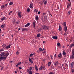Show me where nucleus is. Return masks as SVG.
I'll return each instance as SVG.
<instances>
[{
  "instance_id": "f257e3e1",
  "label": "nucleus",
  "mask_w": 74,
  "mask_h": 74,
  "mask_svg": "<svg viewBox=\"0 0 74 74\" xmlns=\"http://www.w3.org/2000/svg\"><path fill=\"white\" fill-rule=\"evenodd\" d=\"M1 56H0V62L1 61V60H5L8 56L9 55V53L7 52L6 53L3 52L0 54Z\"/></svg>"
},
{
  "instance_id": "f03ea898",
  "label": "nucleus",
  "mask_w": 74,
  "mask_h": 74,
  "mask_svg": "<svg viewBox=\"0 0 74 74\" xmlns=\"http://www.w3.org/2000/svg\"><path fill=\"white\" fill-rule=\"evenodd\" d=\"M42 28L43 30H49V26H48L47 25H42Z\"/></svg>"
},
{
  "instance_id": "7ed1b4c3",
  "label": "nucleus",
  "mask_w": 74,
  "mask_h": 74,
  "mask_svg": "<svg viewBox=\"0 0 74 74\" xmlns=\"http://www.w3.org/2000/svg\"><path fill=\"white\" fill-rule=\"evenodd\" d=\"M62 25H64V30L65 31V32H66L67 30V27L66 25V23H62Z\"/></svg>"
},
{
  "instance_id": "20e7f679",
  "label": "nucleus",
  "mask_w": 74,
  "mask_h": 74,
  "mask_svg": "<svg viewBox=\"0 0 74 74\" xmlns=\"http://www.w3.org/2000/svg\"><path fill=\"white\" fill-rule=\"evenodd\" d=\"M74 58V49H73L71 55L70 57V59H73Z\"/></svg>"
},
{
  "instance_id": "39448f33",
  "label": "nucleus",
  "mask_w": 74,
  "mask_h": 74,
  "mask_svg": "<svg viewBox=\"0 0 74 74\" xmlns=\"http://www.w3.org/2000/svg\"><path fill=\"white\" fill-rule=\"evenodd\" d=\"M74 66V62H71V69H73V68Z\"/></svg>"
},
{
  "instance_id": "423d86ee",
  "label": "nucleus",
  "mask_w": 74,
  "mask_h": 74,
  "mask_svg": "<svg viewBox=\"0 0 74 74\" xmlns=\"http://www.w3.org/2000/svg\"><path fill=\"white\" fill-rule=\"evenodd\" d=\"M44 19L45 22H46L47 20V15H46V14L44 16Z\"/></svg>"
},
{
  "instance_id": "0eeeda50",
  "label": "nucleus",
  "mask_w": 74,
  "mask_h": 74,
  "mask_svg": "<svg viewBox=\"0 0 74 74\" xmlns=\"http://www.w3.org/2000/svg\"><path fill=\"white\" fill-rule=\"evenodd\" d=\"M53 64L54 65H58L59 62L58 61H56L54 62Z\"/></svg>"
},
{
  "instance_id": "6e6552de",
  "label": "nucleus",
  "mask_w": 74,
  "mask_h": 74,
  "mask_svg": "<svg viewBox=\"0 0 74 74\" xmlns=\"http://www.w3.org/2000/svg\"><path fill=\"white\" fill-rule=\"evenodd\" d=\"M22 12H19V17H22Z\"/></svg>"
},
{
  "instance_id": "1a4fd4ad",
  "label": "nucleus",
  "mask_w": 74,
  "mask_h": 74,
  "mask_svg": "<svg viewBox=\"0 0 74 74\" xmlns=\"http://www.w3.org/2000/svg\"><path fill=\"white\" fill-rule=\"evenodd\" d=\"M30 23H27V24H26V25H25V27H28V26H29L30 25Z\"/></svg>"
},
{
  "instance_id": "9d476101",
  "label": "nucleus",
  "mask_w": 74,
  "mask_h": 74,
  "mask_svg": "<svg viewBox=\"0 0 74 74\" xmlns=\"http://www.w3.org/2000/svg\"><path fill=\"white\" fill-rule=\"evenodd\" d=\"M22 31H24V30H27V31H28V30L27 29V28H22Z\"/></svg>"
},
{
  "instance_id": "9b49d317",
  "label": "nucleus",
  "mask_w": 74,
  "mask_h": 74,
  "mask_svg": "<svg viewBox=\"0 0 74 74\" xmlns=\"http://www.w3.org/2000/svg\"><path fill=\"white\" fill-rule=\"evenodd\" d=\"M33 5L32 4V3H31L30 6H29V7H30V8H31V9H33Z\"/></svg>"
},
{
  "instance_id": "f8f14e48",
  "label": "nucleus",
  "mask_w": 74,
  "mask_h": 74,
  "mask_svg": "<svg viewBox=\"0 0 74 74\" xmlns=\"http://www.w3.org/2000/svg\"><path fill=\"white\" fill-rule=\"evenodd\" d=\"M43 3H44V4L45 5H46V4H47V0H44V1H43Z\"/></svg>"
},
{
  "instance_id": "ddd939ff",
  "label": "nucleus",
  "mask_w": 74,
  "mask_h": 74,
  "mask_svg": "<svg viewBox=\"0 0 74 74\" xmlns=\"http://www.w3.org/2000/svg\"><path fill=\"white\" fill-rule=\"evenodd\" d=\"M62 30V28L60 25L59 26V31H61Z\"/></svg>"
},
{
  "instance_id": "4468645a",
  "label": "nucleus",
  "mask_w": 74,
  "mask_h": 74,
  "mask_svg": "<svg viewBox=\"0 0 74 74\" xmlns=\"http://www.w3.org/2000/svg\"><path fill=\"white\" fill-rule=\"evenodd\" d=\"M10 47H11V45H9L6 47V49H8L9 48H10Z\"/></svg>"
},
{
  "instance_id": "2eb2a0df",
  "label": "nucleus",
  "mask_w": 74,
  "mask_h": 74,
  "mask_svg": "<svg viewBox=\"0 0 74 74\" xmlns=\"http://www.w3.org/2000/svg\"><path fill=\"white\" fill-rule=\"evenodd\" d=\"M58 58H61V57H62V53H60L58 54Z\"/></svg>"
},
{
  "instance_id": "dca6fc26",
  "label": "nucleus",
  "mask_w": 74,
  "mask_h": 74,
  "mask_svg": "<svg viewBox=\"0 0 74 74\" xmlns=\"http://www.w3.org/2000/svg\"><path fill=\"white\" fill-rule=\"evenodd\" d=\"M33 27H36V22H33Z\"/></svg>"
},
{
  "instance_id": "f3484780",
  "label": "nucleus",
  "mask_w": 74,
  "mask_h": 74,
  "mask_svg": "<svg viewBox=\"0 0 74 74\" xmlns=\"http://www.w3.org/2000/svg\"><path fill=\"white\" fill-rule=\"evenodd\" d=\"M29 62H31V63H33V61H32V59H31V58H29Z\"/></svg>"
},
{
  "instance_id": "a211bd4d",
  "label": "nucleus",
  "mask_w": 74,
  "mask_h": 74,
  "mask_svg": "<svg viewBox=\"0 0 74 74\" xmlns=\"http://www.w3.org/2000/svg\"><path fill=\"white\" fill-rule=\"evenodd\" d=\"M53 38H54V39H57V38H58V37L57 36H53L52 37Z\"/></svg>"
},
{
  "instance_id": "6ab92c4d",
  "label": "nucleus",
  "mask_w": 74,
  "mask_h": 74,
  "mask_svg": "<svg viewBox=\"0 0 74 74\" xmlns=\"http://www.w3.org/2000/svg\"><path fill=\"white\" fill-rule=\"evenodd\" d=\"M35 68L36 71H38V68H37V66L36 65L35 66Z\"/></svg>"
},
{
  "instance_id": "aec40b11",
  "label": "nucleus",
  "mask_w": 74,
  "mask_h": 74,
  "mask_svg": "<svg viewBox=\"0 0 74 74\" xmlns=\"http://www.w3.org/2000/svg\"><path fill=\"white\" fill-rule=\"evenodd\" d=\"M5 17H3L1 18V21H3V20H5Z\"/></svg>"
},
{
  "instance_id": "412c9836",
  "label": "nucleus",
  "mask_w": 74,
  "mask_h": 74,
  "mask_svg": "<svg viewBox=\"0 0 74 74\" xmlns=\"http://www.w3.org/2000/svg\"><path fill=\"white\" fill-rule=\"evenodd\" d=\"M2 47L4 49V48H6V47H5V45H2Z\"/></svg>"
},
{
  "instance_id": "4be33fe9",
  "label": "nucleus",
  "mask_w": 74,
  "mask_h": 74,
  "mask_svg": "<svg viewBox=\"0 0 74 74\" xmlns=\"http://www.w3.org/2000/svg\"><path fill=\"white\" fill-rule=\"evenodd\" d=\"M71 5V3H69L68 5H67V8H69V6H70Z\"/></svg>"
},
{
  "instance_id": "5701e85b",
  "label": "nucleus",
  "mask_w": 74,
  "mask_h": 74,
  "mask_svg": "<svg viewBox=\"0 0 74 74\" xmlns=\"http://www.w3.org/2000/svg\"><path fill=\"white\" fill-rule=\"evenodd\" d=\"M63 55H66V52L64 51H63L62 53Z\"/></svg>"
},
{
  "instance_id": "b1692460",
  "label": "nucleus",
  "mask_w": 74,
  "mask_h": 74,
  "mask_svg": "<svg viewBox=\"0 0 74 74\" xmlns=\"http://www.w3.org/2000/svg\"><path fill=\"white\" fill-rule=\"evenodd\" d=\"M41 36V34H38L37 35V37H38V38H39V37H40V36Z\"/></svg>"
},
{
  "instance_id": "393cba45",
  "label": "nucleus",
  "mask_w": 74,
  "mask_h": 74,
  "mask_svg": "<svg viewBox=\"0 0 74 74\" xmlns=\"http://www.w3.org/2000/svg\"><path fill=\"white\" fill-rule=\"evenodd\" d=\"M5 26V24H3L1 26V27H2V28H4V27Z\"/></svg>"
},
{
  "instance_id": "a878e982",
  "label": "nucleus",
  "mask_w": 74,
  "mask_h": 74,
  "mask_svg": "<svg viewBox=\"0 0 74 74\" xmlns=\"http://www.w3.org/2000/svg\"><path fill=\"white\" fill-rule=\"evenodd\" d=\"M72 47H74V44H72L71 45L69 46V47H70L71 48Z\"/></svg>"
},
{
  "instance_id": "bb28decb",
  "label": "nucleus",
  "mask_w": 74,
  "mask_h": 74,
  "mask_svg": "<svg viewBox=\"0 0 74 74\" xmlns=\"http://www.w3.org/2000/svg\"><path fill=\"white\" fill-rule=\"evenodd\" d=\"M51 64V62H48V66H50V65Z\"/></svg>"
},
{
  "instance_id": "cd10ccee",
  "label": "nucleus",
  "mask_w": 74,
  "mask_h": 74,
  "mask_svg": "<svg viewBox=\"0 0 74 74\" xmlns=\"http://www.w3.org/2000/svg\"><path fill=\"white\" fill-rule=\"evenodd\" d=\"M35 19H36V20H38L39 19V17L38 16H36V17H35Z\"/></svg>"
},
{
  "instance_id": "c85d7f7f",
  "label": "nucleus",
  "mask_w": 74,
  "mask_h": 74,
  "mask_svg": "<svg viewBox=\"0 0 74 74\" xmlns=\"http://www.w3.org/2000/svg\"><path fill=\"white\" fill-rule=\"evenodd\" d=\"M43 68V66H40V68H39V70H42Z\"/></svg>"
},
{
  "instance_id": "c756f323",
  "label": "nucleus",
  "mask_w": 74,
  "mask_h": 74,
  "mask_svg": "<svg viewBox=\"0 0 74 74\" xmlns=\"http://www.w3.org/2000/svg\"><path fill=\"white\" fill-rule=\"evenodd\" d=\"M33 56H34L33 54L32 53H31L29 55V56L30 57H32Z\"/></svg>"
},
{
  "instance_id": "7c9ffc66",
  "label": "nucleus",
  "mask_w": 74,
  "mask_h": 74,
  "mask_svg": "<svg viewBox=\"0 0 74 74\" xmlns=\"http://www.w3.org/2000/svg\"><path fill=\"white\" fill-rule=\"evenodd\" d=\"M69 33L68 32H66V33H65V34H64V36H66L67 35V34H68Z\"/></svg>"
},
{
  "instance_id": "2f4dec72",
  "label": "nucleus",
  "mask_w": 74,
  "mask_h": 74,
  "mask_svg": "<svg viewBox=\"0 0 74 74\" xmlns=\"http://www.w3.org/2000/svg\"><path fill=\"white\" fill-rule=\"evenodd\" d=\"M39 50L40 51H42L43 49L42 48H39Z\"/></svg>"
},
{
  "instance_id": "473e14b6",
  "label": "nucleus",
  "mask_w": 74,
  "mask_h": 74,
  "mask_svg": "<svg viewBox=\"0 0 74 74\" xmlns=\"http://www.w3.org/2000/svg\"><path fill=\"white\" fill-rule=\"evenodd\" d=\"M13 4V2H10V3H9V5H11Z\"/></svg>"
},
{
  "instance_id": "72a5a7b5",
  "label": "nucleus",
  "mask_w": 74,
  "mask_h": 74,
  "mask_svg": "<svg viewBox=\"0 0 74 74\" xmlns=\"http://www.w3.org/2000/svg\"><path fill=\"white\" fill-rule=\"evenodd\" d=\"M32 71H29V74H32Z\"/></svg>"
},
{
  "instance_id": "f704fd0d",
  "label": "nucleus",
  "mask_w": 74,
  "mask_h": 74,
  "mask_svg": "<svg viewBox=\"0 0 74 74\" xmlns=\"http://www.w3.org/2000/svg\"><path fill=\"white\" fill-rule=\"evenodd\" d=\"M42 14H43V16H44V15L45 16V15L47 14V12H44V13H43Z\"/></svg>"
},
{
  "instance_id": "c9c22d12",
  "label": "nucleus",
  "mask_w": 74,
  "mask_h": 74,
  "mask_svg": "<svg viewBox=\"0 0 74 74\" xmlns=\"http://www.w3.org/2000/svg\"><path fill=\"white\" fill-rule=\"evenodd\" d=\"M3 51H4V49H0V52H3Z\"/></svg>"
},
{
  "instance_id": "e433bc0d",
  "label": "nucleus",
  "mask_w": 74,
  "mask_h": 74,
  "mask_svg": "<svg viewBox=\"0 0 74 74\" xmlns=\"http://www.w3.org/2000/svg\"><path fill=\"white\" fill-rule=\"evenodd\" d=\"M65 68H66V66H68V64H67V63H65Z\"/></svg>"
},
{
  "instance_id": "4c0bfd02",
  "label": "nucleus",
  "mask_w": 74,
  "mask_h": 74,
  "mask_svg": "<svg viewBox=\"0 0 74 74\" xmlns=\"http://www.w3.org/2000/svg\"><path fill=\"white\" fill-rule=\"evenodd\" d=\"M30 9L29 8H28V9H27V12H30Z\"/></svg>"
},
{
  "instance_id": "58836bf2",
  "label": "nucleus",
  "mask_w": 74,
  "mask_h": 74,
  "mask_svg": "<svg viewBox=\"0 0 74 74\" xmlns=\"http://www.w3.org/2000/svg\"><path fill=\"white\" fill-rule=\"evenodd\" d=\"M4 8V5H3L1 6V9H2V8Z\"/></svg>"
},
{
  "instance_id": "ea45409f",
  "label": "nucleus",
  "mask_w": 74,
  "mask_h": 74,
  "mask_svg": "<svg viewBox=\"0 0 74 74\" xmlns=\"http://www.w3.org/2000/svg\"><path fill=\"white\" fill-rule=\"evenodd\" d=\"M60 43L59 42H58L57 44V45L58 46H60Z\"/></svg>"
},
{
  "instance_id": "a19ab883",
  "label": "nucleus",
  "mask_w": 74,
  "mask_h": 74,
  "mask_svg": "<svg viewBox=\"0 0 74 74\" xmlns=\"http://www.w3.org/2000/svg\"><path fill=\"white\" fill-rule=\"evenodd\" d=\"M18 66H19V62H18V64L16 65V67H17Z\"/></svg>"
},
{
  "instance_id": "79ce46f5",
  "label": "nucleus",
  "mask_w": 74,
  "mask_h": 74,
  "mask_svg": "<svg viewBox=\"0 0 74 74\" xmlns=\"http://www.w3.org/2000/svg\"><path fill=\"white\" fill-rule=\"evenodd\" d=\"M71 72L72 73H74V69H71Z\"/></svg>"
},
{
  "instance_id": "37998d69",
  "label": "nucleus",
  "mask_w": 74,
  "mask_h": 74,
  "mask_svg": "<svg viewBox=\"0 0 74 74\" xmlns=\"http://www.w3.org/2000/svg\"><path fill=\"white\" fill-rule=\"evenodd\" d=\"M56 54H55L54 56V58H55H55H56Z\"/></svg>"
},
{
  "instance_id": "c03bdc74",
  "label": "nucleus",
  "mask_w": 74,
  "mask_h": 74,
  "mask_svg": "<svg viewBox=\"0 0 74 74\" xmlns=\"http://www.w3.org/2000/svg\"><path fill=\"white\" fill-rule=\"evenodd\" d=\"M32 67H30L29 68V71H31V70H32Z\"/></svg>"
},
{
  "instance_id": "a18cd8bd",
  "label": "nucleus",
  "mask_w": 74,
  "mask_h": 74,
  "mask_svg": "<svg viewBox=\"0 0 74 74\" xmlns=\"http://www.w3.org/2000/svg\"><path fill=\"white\" fill-rule=\"evenodd\" d=\"M12 13V11H10L9 13V15H11V13Z\"/></svg>"
},
{
  "instance_id": "49530a36",
  "label": "nucleus",
  "mask_w": 74,
  "mask_h": 74,
  "mask_svg": "<svg viewBox=\"0 0 74 74\" xmlns=\"http://www.w3.org/2000/svg\"><path fill=\"white\" fill-rule=\"evenodd\" d=\"M49 74H54V73H53V72H50Z\"/></svg>"
},
{
  "instance_id": "de8ad7c7",
  "label": "nucleus",
  "mask_w": 74,
  "mask_h": 74,
  "mask_svg": "<svg viewBox=\"0 0 74 74\" xmlns=\"http://www.w3.org/2000/svg\"><path fill=\"white\" fill-rule=\"evenodd\" d=\"M68 13H69V14H71V11H69L68 12Z\"/></svg>"
},
{
  "instance_id": "09e8293b",
  "label": "nucleus",
  "mask_w": 74,
  "mask_h": 74,
  "mask_svg": "<svg viewBox=\"0 0 74 74\" xmlns=\"http://www.w3.org/2000/svg\"><path fill=\"white\" fill-rule=\"evenodd\" d=\"M16 55H18V54H19V52H18V51H17L16 52Z\"/></svg>"
},
{
  "instance_id": "8fccbe9b",
  "label": "nucleus",
  "mask_w": 74,
  "mask_h": 74,
  "mask_svg": "<svg viewBox=\"0 0 74 74\" xmlns=\"http://www.w3.org/2000/svg\"><path fill=\"white\" fill-rule=\"evenodd\" d=\"M22 67H21V66H19V69H22Z\"/></svg>"
},
{
  "instance_id": "3c124183",
  "label": "nucleus",
  "mask_w": 74,
  "mask_h": 74,
  "mask_svg": "<svg viewBox=\"0 0 74 74\" xmlns=\"http://www.w3.org/2000/svg\"><path fill=\"white\" fill-rule=\"evenodd\" d=\"M50 57H51V59H53V56L52 55H50Z\"/></svg>"
},
{
  "instance_id": "603ef678",
  "label": "nucleus",
  "mask_w": 74,
  "mask_h": 74,
  "mask_svg": "<svg viewBox=\"0 0 74 74\" xmlns=\"http://www.w3.org/2000/svg\"><path fill=\"white\" fill-rule=\"evenodd\" d=\"M64 70H66V68H66L65 66V67H64Z\"/></svg>"
},
{
  "instance_id": "864d4df0",
  "label": "nucleus",
  "mask_w": 74,
  "mask_h": 74,
  "mask_svg": "<svg viewBox=\"0 0 74 74\" xmlns=\"http://www.w3.org/2000/svg\"><path fill=\"white\" fill-rule=\"evenodd\" d=\"M38 9H37V10L36 9V13H37L38 12Z\"/></svg>"
},
{
  "instance_id": "5fc2aeb1",
  "label": "nucleus",
  "mask_w": 74,
  "mask_h": 74,
  "mask_svg": "<svg viewBox=\"0 0 74 74\" xmlns=\"http://www.w3.org/2000/svg\"><path fill=\"white\" fill-rule=\"evenodd\" d=\"M21 62H19V65H20V64H21Z\"/></svg>"
},
{
  "instance_id": "6e6d98bb",
  "label": "nucleus",
  "mask_w": 74,
  "mask_h": 74,
  "mask_svg": "<svg viewBox=\"0 0 74 74\" xmlns=\"http://www.w3.org/2000/svg\"><path fill=\"white\" fill-rule=\"evenodd\" d=\"M40 12L39 11L38 12V14H40Z\"/></svg>"
},
{
  "instance_id": "4d7b16f0",
  "label": "nucleus",
  "mask_w": 74,
  "mask_h": 74,
  "mask_svg": "<svg viewBox=\"0 0 74 74\" xmlns=\"http://www.w3.org/2000/svg\"><path fill=\"white\" fill-rule=\"evenodd\" d=\"M5 7H6V6H7V4H6L4 5Z\"/></svg>"
},
{
  "instance_id": "13d9d810",
  "label": "nucleus",
  "mask_w": 74,
  "mask_h": 74,
  "mask_svg": "<svg viewBox=\"0 0 74 74\" xmlns=\"http://www.w3.org/2000/svg\"><path fill=\"white\" fill-rule=\"evenodd\" d=\"M44 52V53H46V51H45V50L44 51V52Z\"/></svg>"
},
{
  "instance_id": "bf43d9fd",
  "label": "nucleus",
  "mask_w": 74,
  "mask_h": 74,
  "mask_svg": "<svg viewBox=\"0 0 74 74\" xmlns=\"http://www.w3.org/2000/svg\"><path fill=\"white\" fill-rule=\"evenodd\" d=\"M60 68H61V70H63V69H62V66H61V67H60Z\"/></svg>"
},
{
  "instance_id": "052dcab7",
  "label": "nucleus",
  "mask_w": 74,
  "mask_h": 74,
  "mask_svg": "<svg viewBox=\"0 0 74 74\" xmlns=\"http://www.w3.org/2000/svg\"><path fill=\"white\" fill-rule=\"evenodd\" d=\"M18 23H19V22H16V24H18Z\"/></svg>"
},
{
  "instance_id": "680f3d73",
  "label": "nucleus",
  "mask_w": 74,
  "mask_h": 74,
  "mask_svg": "<svg viewBox=\"0 0 74 74\" xmlns=\"http://www.w3.org/2000/svg\"><path fill=\"white\" fill-rule=\"evenodd\" d=\"M35 52H34V53H33V55H35Z\"/></svg>"
},
{
  "instance_id": "e2e57ef3",
  "label": "nucleus",
  "mask_w": 74,
  "mask_h": 74,
  "mask_svg": "<svg viewBox=\"0 0 74 74\" xmlns=\"http://www.w3.org/2000/svg\"><path fill=\"white\" fill-rule=\"evenodd\" d=\"M11 36L12 37H14V34L12 35Z\"/></svg>"
},
{
  "instance_id": "0e129e2a",
  "label": "nucleus",
  "mask_w": 74,
  "mask_h": 74,
  "mask_svg": "<svg viewBox=\"0 0 74 74\" xmlns=\"http://www.w3.org/2000/svg\"><path fill=\"white\" fill-rule=\"evenodd\" d=\"M34 12H36V9H34Z\"/></svg>"
},
{
  "instance_id": "69168bd1",
  "label": "nucleus",
  "mask_w": 74,
  "mask_h": 74,
  "mask_svg": "<svg viewBox=\"0 0 74 74\" xmlns=\"http://www.w3.org/2000/svg\"><path fill=\"white\" fill-rule=\"evenodd\" d=\"M62 66H63V67L64 68V64H62Z\"/></svg>"
},
{
  "instance_id": "338daca9",
  "label": "nucleus",
  "mask_w": 74,
  "mask_h": 74,
  "mask_svg": "<svg viewBox=\"0 0 74 74\" xmlns=\"http://www.w3.org/2000/svg\"><path fill=\"white\" fill-rule=\"evenodd\" d=\"M3 69V67H2L1 68V70H2Z\"/></svg>"
},
{
  "instance_id": "774afa93",
  "label": "nucleus",
  "mask_w": 74,
  "mask_h": 74,
  "mask_svg": "<svg viewBox=\"0 0 74 74\" xmlns=\"http://www.w3.org/2000/svg\"><path fill=\"white\" fill-rule=\"evenodd\" d=\"M45 41H43V43H45Z\"/></svg>"
}]
</instances>
